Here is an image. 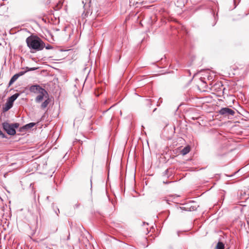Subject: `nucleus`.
I'll return each mask as SVG.
<instances>
[{
	"mask_svg": "<svg viewBox=\"0 0 249 249\" xmlns=\"http://www.w3.org/2000/svg\"><path fill=\"white\" fill-rule=\"evenodd\" d=\"M27 46L31 53L42 50L45 47V43L39 37L36 36H30L26 39Z\"/></svg>",
	"mask_w": 249,
	"mask_h": 249,
	"instance_id": "nucleus-1",
	"label": "nucleus"
},
{
	"mask_svg": "<svg viewBox=\"0 0 249 249\" xmlns=\"http://www.w3.org/2000/svg\"><path fill=\"white\" fill-rule=\"evenodd\" d=\"M84 4V12L82 15L83 18H86L92 14L91 7V0H83Z\"/></svg>",
	"mask_w": 249,
	"mask_h": 249,
	"instance_id": "nucleus-2",
	"label": "nucleus"
},
{
	"mask_svg": "<svg viewBox=\"0 0 249 249\" xmlns=\"http://www.w3.org/2000/svg\"><path fill=\"white\" fill-rule=\"evenodd\" d=\"M22 69H25V70L20 71L18 73L15 74L12 76L9 81V85L13 84L20 76L23 75L27 71L35 70L36 68H32L29 69L28 67H26L25 68H23Z\"/></svg>",
	"mask_w": 249,
	"mask_h": 249,
	"instance_id": "nucleus-3",
	"label": "nucleus"
},
{
	"mask_svg": "<svg viewBox=\"0 0 249 249\" xmlns=\"http://www.w3.org/2000/svg\"><path fill=\"white\" fill-rule=\"evenodd\" d=\"M218 112L224 117H227L228 118L233 116L235 113L234 110L228 107H223L219 110Z\"/></svg>",
	"mask_w": 249,
	"mask_h": 249,
	"instance_id": "nucleus-4",
	"label": "nucleus"
},
{
	"mask_svg": "<svg viewBox=\"0 0 249 249\" xmlns=\"http://www.w3.org/2000/svg\"><path fill=\"white\" fill-rule=\"evenodd\" d=\"M29 91L36 94H38L39 93H42V92H45V89L41 87L39 85H33L29 87Z\"/></svg>",
	"mask_w": 249,
	"mask_h": 249,
	"instance_id": "nucleus-5",
	"label": "nucleus"
},
{
	"mask_svg": "<svg viewBox=\"0 0 249 249\" xmlns=\"http://www.w3.org/2000/svg\"><path fill=\"white\" fill-rule=\"evenodd\" d=\"M3 128L4 130L9 134L11 135H14L16 133V130L12 127L11 124H9L8 123H3L2 124Z\"/></svg>",
	"mask_w": 249,
	"mask_h": 249,
	"instance_id": "nucleus-6",
	"label": "nucleus"
},
{
	"mask_svg": "<svg viewBox=\"0 0 249 249\" xmlns=\"http://www.w3.org/2000/svg\"><path fill=\"white\" fill-rule=\"evenodd\" d=\"M38 95L36 97L35 101L36 103H40L43 99L44 97L48 98V93L47 91L45 89V92H42V93L38 94Z\"/></svg>",
	"mask_w": 249,
	"mask_h": 249,
	"instance_id": "nucleus-7",
	"label": "nucleus"
},
{
	"mask_svg": "<svg viewBox=\"0 0 249 249\" xmlns=\"http://www.w3.org/2000/svg\"><path fill=\"white\" fill-rule=\"evenodd\" d=\"M13 104L11 101H7L5 105L3 107V111L6 112L10 109L13 107Z\"/></svg>",
	"mask_w": 249,
	"mask_h": 249,
	"instance_id": "nucleus-8",
	"label": "nucleus"
},
{
	"mask_svg": "<svg viewBox=\"0 0 249 249\" xmlns=\"http://www.w3.org/2000/svg\"><path fill=\"white\" fill-rule=\"evenodd\" d=\"M19 94L18 93H16L8 99V101H11V103L13 104V102L17 99V98L18 97Z\"/></svg>",
	"mask_w": 249,
	"mask_h": 249,
	"instance_id": "nucleus-9",
	"label": "nucleus"
},
{
	"mask_svg": "<svg viewBox=\"0 0 249 249\" xmlns=\"http://www.w3.org/2000/svg\"><path fill=\"white\" fill-rule=\"evenodd\" d=\"M190 151V147L189 146H187L184 147L181 151V153L183 155H186L188 154Z\"/></svg>",
	"mask_w": 249,
	"mask_h": 249,
	"instance_id": "nucleus-10",
	"label": "nucleus"
},
{
	"mask_svg": "<svg viewBox=\"0 0 249 249\" xmlns=\"http://www.w3.org/2000/svg\"><path fill=\"white\" fill-rule=\"evenodd\" d=\"M49 103V98L48 97L47 98V99H46L41 104V107L42 108V109H44L48 105Z\"/></svg>",
	"mask_w": 249,
	"mask_h": 249,
	"instance_id": "nucleus-11",
	"label": "nucleus"
},
{
	"mask_svg": "<svg viewBox=\"0 0 249 249\" xmlns=\"http://www.w3.org/2000/svg\"><path fill=\"white\" fill-rule=\"evenodd\" d=\"M225 245L221 242H218L215 247V249H224Z\"/></svg>",
	"mask_w": 249,
	"mask_h": 249,
	"instance_id": "nucleus-12",
	"label": "nucleus"
},
{
	"mask_svg": "<svg viewBox=\"0 0 249 249\" xmlns=\"http://www.w3.org/2000/svg\"><path fill=\"white\" fill-rule=\"evenodd\" d=\"M35 125V123H29V124H27L25 126V127L26 128H30L33 127Z\"/></svg>",
	"mask_w": 249,
	"mask_h": 249,
	"instance_id": "nucleus-13",
	"label": "nucleus"
},
{
	"mask_svg": "<svg viewBox=\"0 0 249 249\" xmlns=\"http://www.w3.org/2000/svg\"><path fill=\"white\" fill-rule=\"evenodd\" d=\"M11 125H12V127L14 128V129H15V128H17L19 126V124L18 123H14L11 124Z\"/></svg>",
	"mask_w": 249,
	"mask_h": 249,
	"instance_id": "nucleus-14",
	"label": "nucleus"
},
{
	"mask_svg": "<svg viewBox=\"0 0 249 249\" xmlns=\"http://www.w3.org/2000/svg\"><path fill=\"white\" fill-rule=\"evenodd\" d=\"M45 47L47 50H50V49H51L53 48V47L51 45H48L47 46H45Z\"/></svg>",
	"mask_w": 249,
	"mask_h": 249,
	"instance_id": "nucleus-15",
	"label": "nucleus"
},
{
	"mask_svg": "<svg viewBox=\"0 0 249 249\" xmlns=\"http://www.w3.org/2000/svg\"><path fill=\"white\" fill-rule=\"evenodd\" d=\"M0 136H1V138L5 137L4 134L0 130Z\"/></svg>",
	"mask_w": 249,
	"mask_h": 249,
	"instance_id": "nucleus-16",
	"label": "nucleus"
},
{
	"mask_svg": "<svg viewBox=\"0 0 249 249\" xmlns=\"http://www.w3.org/2000/svg\"><path fill=\"white\" fill-rule=\"evenodd\" d=\"M55 212L56 213V214L58 215V213H59V210L58 209H57V211H55Z\"/></svg>",
	"mask_w": 249,
	"mask_h": 249,
	"instance_id": "nucleus-17",
	"label": "nucleus"
},
{
	"mask_svg": "<svg viewBox=\"0 0 249 249\" xmlns=\"http://www.w3.org/2000/svg\"><path fill=\"white\" fill-rule=\"evenodd\" d=\"M181 232H182V231H177V234H178V236H180V233H181Z\"/></svg>",
	"mask_w": 249,
	"mask_h": 249,
	"instance_id": "nucleus-18",
	"label": "nucleus"
},
{
	"mask_svg": "<svg viewBox=\"0 0 249 249\" xmlns=\"http://www.w3.org/2000/svg\"><path fill=\"white\" fill-rule=\"evenodd\" d=\"M62 5V3L60 2V1H59V3H58L57 6H61Z\"/></svg>",
	"mask_w": 249,
	"mask_h": 249,
	"instance_id": "nucleus-19",
	"label": "nucleus"
},
{
	"mask_svg": "<svg viewBox=\"0 0 249 249\" xmlns=\"http://www.w3.org/2000/svg\"><path fill=\"white\" fill-rule=\"evenodd\" d=\"M70 237V233H69V234H68V237H67V240H69Z\"/></svg>",
	"mask_w": 249,
	"mask_h": 249,
	"instance_id": "nucleus-20",
	"label": "nucleus"
},
{
	"mask_svg": "<svg viewBox=\"0 0 249 249\" xmlns=\"http://www.w3.org/2000/svg\"><path fill=\"white\" fill-rule=\"evenodd\" d=\"M181 209H182V210H184V209H185V208H184V207H181Z\"/></svg>",
	"mask_w": 249,
	"mask_h": 249,
	"instance_id": "nucleus-21",
	"label": "nucleus"
}]
</instances>
